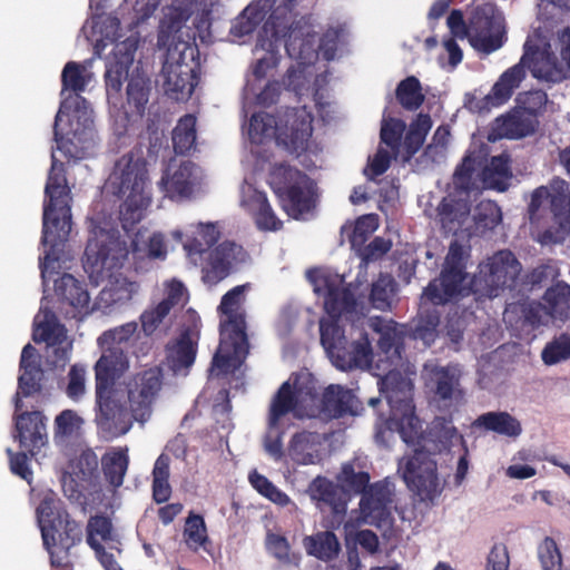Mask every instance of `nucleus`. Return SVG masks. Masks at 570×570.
Here are the masks:
<instances>
[{
    "instance_id": "nucleus-1",
    "label": "nucleus",
    "mask_w": 570,
    "mask_h": 570,
    "mask_svg": "<svg viewBox=\"0 0 570 570\" xmlns=\"http://www.w3.org/2000/svg\"><path fill=\"white\" fill-rule=\"evenodd\" d=\"M297 0H254L237 17L233 31L237 36L252 33L264 21L258 40L279 47L284 41L287 55L308 63L316 55V32L304 19H297Z\"/></svg>"
},
{
    "instance_id": "nucleus-2",
    "label": "nucleus",
    "mask_w": 570,
    "mask_h": 570,
    "mask_svg": "<svg viewBox=\"0 0 570 570\" xmlns=\"http://www.w3.org/2000/svg\"><path fill=\"white\" fill-rule=\"evenodd\" d=\"M138 324L128 322L105 331L98 343L107 348L96 362L95 394L96 423L111 438L124 435L131 426L126 406L117 399L116 382L128 367L127 355L121 345L126 344L137 332Z\"/></svg>"
},
{
    "instance_id": "nucleus-3",
    "label": "nucleus",
    "mask_w": 570,
    "mask_h": 570,
    "mask_svg": "<svg viewBox=\"0 0 570 570\" xmlns=\"http://www.w3.org/2000/svg\"><path fill=\"white\" fill-rule=\"evenodd\" d=\"M458 441L463 443V436L453 425L452 417L436 416L431 423L428 436L423 439L424 444L414 449L411 456L400 461L402 478L420 501L433 503L442 492L436 461L432 454L449 451Z\"/></svg>"
},
{
    "instance_id": "nucleus-4",
    "label": "nucleus",
    "mask_w": 570,
    "mask_h": 570,
    "mask_svg": "<svg viewBox=\"0 0 570 570\" xmlns=\"http://www.w3.org/2000/svg\"><path fill=\"white\" fill-rule=\"evenodd\" d=\"M248 284L237 285L223 295L217 307L222 315L219 323V346L213 357V367L222 373L236 368L249 353L246 333V312L243 307Z\"/></svg>"
},
{
    "instance_id": "nucleus-5",
    "label": "nucleus",
    "mask_w": 570,
    "mask_h": 570,
    "mask_svg": "<svg viewBox=\"0 0 570 570\" xmlns=\"http://www.w3.org/2000/svg\"><path fill=\"white\" fill-rule=\"evenodd\" d=\"M42 243L50 246L48 261H58L56 252L65 245L71 232V195L63 163L52 154L51 168L45 187Z\"/></svg>"
},
{
    "instance_id": "nucleus-6",
    "label": "nucleus",
    "mask_w": 570,
    "mask_h": 570,
    "mask_svg": "<svg viewBox=\"0 0 570 570\" xmlns=\"http://www.w3.org/2000/svg\"><path fill=\"white\" fill-rule=\"evenodd\" d=\"M380 390L390 405L386 426L400 433L407 444H414L421 438V421L415 414L413 384L399 371H389L380 382Z\"/></svg>"
},
{
    "instance_id": "nucleus-7",
    "label": "nucleus",
    "mask_w": 570,
    "mask_h": 570,
    "mask_svg": "<svg viewBox=\"0 0 570 570\" xmlns=\"http://www.w3.org/2000/svg\"><path fill=\"white\" fill-rule=\"evenodd\" d=\"M268 185L277 196L282 209L292 218L301 219L316 207L317 186L304 171L287 164L274 165Z\"/></svg>"
},
{
    "instance_id": "nucleus-8",
    "label": "nucleus",
    "mask_w": 570,
    "mask_h": 570,
    "mask_svg": "<svg viewBox=\"0 0 570 570\" xmlns=\"http://www.w3.org/2000/svg\"><path fill=\"white\" fill-rule=\"evenodd\" d=\"M549 200L554 226L544 230H537L535 239L541 245L562 243L570 230V193L569 184L554 178L548 186L535 188L529 204V217L532 225L538 222V214L542 204Z\"/></svg>"
},
{
    "instance_id": "nucleus-9",
    "label": "nucleus",
    "mask_w": 570,
    "mask_h": 570,
    "mask_svg": "<svg viewBox=\"0 0 570 570\" xmlns=\"http://www.w3.org/2000/svg\"><path fill=\"white\" fill-rule=\"evenodd\" d=\"M522 265L510 249H501L479 265L470 291L478 298L498 297L505 289L515 291L521 284Z\"/></svg>"
},
{
    "instance_id": "nucleus-10",
    "label": "nucleus",
    "mask_w": 570,
    "mask_h": 570,
    "mask_svg": "<svg viewBox=\"0 0 570 570\" xmlns=\"http://www.w3.org/2000/svg\"><path fill=\"white\" fill-rule=\"evenodd\" d=\"M129 250L125 240L114 233L100 230L90 238L85 249L83 269L90 282L98 286L110 281L124 266Z\"/></svg>"
},
{
    "instance_id": "nucleus-11",
    "label": "nucleus",
    "mask_w": 570,
    "mask_h": 570,
    "mask_svg": "<svg viewBox=\"0 0 570 570\" xmlns=\"http://www.w3.org/2000/svg\"><path fill=\"white\" fill-rule=\"evenodd\" d=\"M469 42L480 53L490 55L505 42L504 17L491 2L475 6L469 16Z\"/></svg>"
},
{
    "instance_id": "nucleus-12",
    "label": "nucleus",
    "mask_w": 570,
    "mask_h": 570,
    "mask_svg": "<svg viewBox=\"0 0 570 570\" xmlns=\"http://www.w3.org/2000/svg\"><path fill=\"white\" fill-rule=\"evenodd\" d=\"M164 384V372L159 366H153L137 372L126 383L128 402L134 420L146 422L153 412L155 403Z\"/></svg>"
},
{
    "instance_id": "nucleus-13",
    "label": "nucleus",
    "mask_w": 570,
    "mask_h": 570,
    "mask_svg": "<svg viewBox=\"0 0 570 570\" xmlns=\"http://www.w3.org/2000/svg\"><path fill=\"white\" fill-rule=\"evenodd\" d=\"M112 193L122 197L130 193L150 190L147 161L140 151L122 155L114 166L109 176Z\"/></svg>"
},
{
    "instance_id": "nucleus-14",
    "label": "nucleus",
    "mask_w": 570,
    "mask_h": 570,
    "mask_svg": "<svg viewBox=\"0 0 570 570\" xmlns=\"http://www.w3.org/2000/svg\"><path fill=\"white\" fill-rule=\"evenodd\" d=\"M312 124L313 115L306 107L287 109L277 127V141L288 151L301 155L308 148Z\"/></svg>"
},
{
    "instance_id": "nucleus-15",
    "label": "nucleus",
    "mask_w": 570,
    "mask_h": 570,
    "mask_svg": "<svg viewBox=\"0 0 570 570\" xmlns=\"http://www.w3.org/2000/svg\"><path fill=\"white\" fill-rule=\"evenodd\" d=\"M314 291L324 296V308L331 318L356 309V298L350 287H344L343 277L330 273H317L313 277Z\"/></svg>"
},
{
    "instance_id": "nucleus-16",
    "label": "nucleus",
    "mask_w": 570,
    "mask_h": 570,
    "mask_svg": "<svg viewBox=\"0 0 570 570\" xmlns=\"http://www.w3.org/2000/svg\"><path fill=\"white\" fill-rule=\"evenodd\" d=\"M531 59L523 55L520 61L508 68L495 81L491 91L480 99L470 101V108L478 111H489L493 107L504 105L519 88L527 77V70L531 67Z\"/></svg>"
},
{
    "instance_id": "nucleus-17",
    "label": "nucleus",
    "mask_w": 570,
    "mask_h": 570,
    "mask_svg": "<svg viewBox=\"0 0 570 570\" xmlns=\"http://www.w3.org/2000/svg\"><path fill=\"white\" fill-rule=\"evenodd\" d=\"M205 254L202 279L209 286L217 285L225 279L230 274L233 265L243 262L246 256V252L240 245L229 240L220 243Z\"/></svg>"
},
{
    "instance_id": "nucleus-18",
    "label": "nucleus",
    "mask_w": 570,
    "mask_h": 570,
    "mask_svg": "<svg viewBox=\"0 0 570 570\" xmlns=\"http://www.w3.org/2000/svg\"><path fill=\"white\" fill-rule=\"evenodd\" d=\"M67 530L47 534L43 530V546L49 553L51 570H73L75 562L71 549L82 540L80 523H67Z\"/></svg>"
},
{
    "instance_id": "nucleus-19",
    "label": "nucleus",
    "mask_w": 570,
    "mask_h": 570,
    "mask_svg": "<svg viewBox=\"0 0 570 570\" xmlns=\"http://www.w3.org/2000/svg\"><path fill=\"white\" fill-rule=\"evenodd\" d=\"M559 40L560 57L553 52H546L533 61L530 68L535 78L554 83L570 78V28L562 31Z\"/></svg>"
},
{
    "instance_id": "nucleus-20",
    "label": "nucleus",
    "mask_w": 570,
    "mask_h": 570,
    "mask_svg": "<svg viewBox=\"0 0 570 570\" xmlns=\"http://www.w3.org/2000/svg\"><path fill=\"white\" fill-rule=\"evenodd\" d=\"M461 372L455 365L436 366L432 371L433 400L443 410L456 409L464 399Z\"/></svg>"
},
{
    "instance_id": "nucleus-21",
    "label": "nucleus",
    "mask_w": 570,
    "mask_h": 570,
    "mask_svg": "<svg viewBox=\"0 0 570 570\" xmlns=\"http://www.w3.org/2000/svg\"><path fill=\"white\" fill-rule=\"evenodd\" d=\"M66 328L57 322L56 315L51 311L45 312V320L36 323L32 333V340L36 343H47L52 347L55 366H63L70 358L71 343L66 342Z\"/></svg>"
},
{
    "instance_id": "nucleus-22",
    "label": "nucleus",
    "mask_w": 570,
    "mask_h": 570,
    "mask_svg": "<svg viewBox=\"0 0 570 570\" xmlns=\"http://www.w3.org/2000/svg\"><path fill=\"white\" fill-rule=\"evenodd\" d=\"M392 492L387 484L376 482L361 498L360 509L364 522L381 528L391 521Z\"/></svg>"
},
{
    "instance_id": "nucleus-23",
    "label": "nucleus",
    "mask_w": 570,
    "mask_h": 570,
    "mask_svg": "<svg viewBox=\"0 0 570 570\" xmlns=\"http://www.w3.org/2000/svg\"><path fill=\"white\" fill-rule=\"evenodd\" d=\"M165 92L174 100L188 99L200 80V68L198 65L189 66L177 62L163 68Z\"/></svg>"
},
{
    "instance_id": "nucleus-24",
    "label": "nucleus",
    "mask_w": 570,
    "mask_h": 570,
    "mask_svg": "<svg viewBox=\"0 0 570 570\" xmlns=\"http://www.w3.org/2000/svg\"><path fill=\"white\" fill-rule=\"evenodd\" d=\"M14 421L20 446L35 455L48 442L46 415L41 411H26L16 415Z\"/></svg>"
},
{
    "instance_id": "nucleus-25",
    "label": "nucleus",
    "mask_w": 570,
    "mask_h": 570,
    "mask_svg": "<svg viewBox=\"0 0 570 570\" xmlns=\"http://www.w3.org/2000/svg\"><path fill=\"white\" fill-rule=\"evenodd\" d=\"M372 330L379 335L376 348L381 361L385 360L390 363L397 362L402 358L404 350V338L406 336V325H399L393 321H384L375 318L371 321Z\"/></svg>"
},
{
    "instance_id": "nucleus-26",
    "label": "nucleus",
    "mask_w": 570,
    "mask_h": 570,
    "mask_svg": "<svg viewBox=\"0 0 570 570\" xmlns=\"http://www.w3.org/2000/svg\"><path fill=\"white\" fill-rule=\"evenodd\" d=\"M468 274L463 268L443 266L440 277L431 281L424 288L423 295L433 305H443L452 298L463 295V282Z\"/></svg>"
},
{
    "instance_id": "nucleus-27",
    "label": "nucleus",
    "mask_w": 570,
    "mask_h": 570,
    "mask_svg": "<svg viewBox=\"0 0 570 570\" xmlns=\"http://www.w3.org/2000/svg\"><path fill=\"white\" fill-rule=\"evenodd\" d=\"M539 124L533 115L514 107L494 120L493 131L499 138L521 139L533 135Z\"/></svg>"
},
{
    "instance_id": "nucleus-28",
    "label": "nucleus",
    "mask_w": 570,
    "mask_h": 570,
    "mask_svg": "<svg viewBox=\"0 0 570 570\" xmlns=\"http://www.w3.org/2000/svg\"><path fill=\"white\" fill-rule=\"evenodd\" d=\"M197 350L198 343L193 338L190 330L183 331L174 342L166 346L168 367L175 374L187 375L195 363Z\"/></svg>"
},
{
    "instance_id": "nucleus-29",
    "label": "nucleus",
    "mask_w": 570,
    "mask_h": 570,
    "mask_svg": "<svg viewBox=\"0 0 570 570\" xmlns=\"http://www.w3.org/2000/svg\"><path fill=\"white\" fill-rule=\"evenodd\" d=\"M550 318L546 305L537 301L511 304L504 312V320L520 330H534Z\"/></svg>"
},
{
    "instance_id": "nucleus-30",
    "label": "nucleus",
    "mask_w": 570,
    "mask_h": 570,
    "mask_svg": "<svg viewBox=\"0 0 570 570\" xmlns=\"http://www.w3.org/2000/svg\"><path fill=\"white\" fill-rule=\"evenodd\" d=\"M60 500L53 495H46L37 507V520L43 538V530L47 534H56L67 530V523H78L67 510L62 509Z\"/></svg>"
},
{
    "instance_id": "nucleus-31",
    "label": "nucleus",
    "mask_w": 570,
    "mask_h": 570,
    "mask_svg": "<svg viewBox=\"0 0 570 570\" xmlns=\"http://www.w3.org/2000/svg\"><path fill=\"white\" fill-rule=\"evenodd\" d=\"M374 352L367 333L360 332L358 337L353 342L347 341V345L340 353L334 365L342 370L370 367L373 362Z\"/></svg>"
},
{
    "instance_id": "nucleus-32",
    "label": "nucleus",
    "mask_w": 570,
    "mask_h": 570,
    "mask_svg": "<svg viewBox=\"0 0 570 570\" xmlns=\"http://www.w3.org/2000/svg\"><path fill=\"white\" fill-rule=\"evenodd\" d=\"M244 205L259 230L277 232L283 228V222L276 216L265 191L252 189L244 199Z\"/></svg>"
},
{
    "instance_id": "nucleus-33",
    "label": "nucleus",
    "mask_w": 570,
    "mask_h": 570,
    "mask_svg": "<svg viewBox=\"0 0 570 570\" xmlns=\"http://www.w3.org/2000/svg\"><path fill=\"white\" fill-rule=\"evenodd\" d=\"M356 400L352 391L340 385H330L325 389L321 401V414L326 420L354 415Z\"/></svg>"
},
{
    "instance_id": "nucleus-34",
    "label": "nucleus",
    "mask_w": 570,
    "mask_h": 570,
    "mask_svg": "<svg viewBox=\"0 0 570 570\" xmlns=\"http://www.w3.org/2000/svg\"><path fill=\"white\" fill-rule=\"evenodd\" d=\"M151 94V80L139 72H132L126 88V112L142 118Z\"/></svg>"
},
{
    "instance_id": "nucleus-35",
    "label": "nucleus",
    "mask_w": 570,
    "mask_h": 570,
    "mask_svg": "<svg viewBox=\"0 0 570 570\" xmlns=\"http://www.w3.org/2000/svg\"><path fill=\"white\" fill-rule=\"evenodd\" d=\"M134 60L132 52H122L117 46L112 57L106 61L105 82L108 95H118L121 91L122 82L129 79V67Z\"/></svg>"
},
{
    "instance_id": "nucleus-36",
    "label": "nucleus",
    "mask_w": 570,
    "mask_h": 570,
    "mask_svg": "<svg viewBox=\"0 0 570 570\" xmlns=\"http://www.w3.org/2000/svg\"><path fill=\"white\" fill-rule=\"evenodd\" d=\"M198 167L190 160L181 161L171 176L163 177L165 190L170 198L189 197L197 178Z\"/></svg>"
},
{
    "instance_id": "nucleus-37",
    "label": "nucleus",
    "mask_w": 570,
    "mask_h": 570,
    "mask_svg": "<svg viewBox=\"0 0 570 570\" xmlns=\"http://www.w3.org/2000/svg\"><path fill=\"white\" fill-rule=\"evenodd\" d=\"M312 498L318 502L321 509L327 508L333 514L346 512V500L343 491L332 481L317 476L311 485Z\"/></svg>"
},
{
    "instance_id": "nucleus-38",
    "label": "nucleus",
    "mask_w": 570,
    "mask_h": 570,
    "mask_svg": "<svg viewBox=\"0 0 570 570\" xmlns=\"http://www.w3.org/2000/svg\"><path fill=\"white\" fill-rule=\"evenodd\" d=\"M55 293L79 312L89 308L90 295L86 285L71 274L65 273L55 281Z\"/></svg>"
},
{
    "instance_id": "nucleus-39",
    "label": "nucleus",
    "mask_w": 570,
    "mask_h": 570,
    "mask_svg": "<svg viewBox=\"0 0 570 570\" xmlns=\"http://www.w3.org/2000/svg\"><path fill=\"white\" fill-rule=\"evenodd\" d=\"M510 163L511 158L507 153L493 156L482 170L484 187L498 191L507 190L512 178Z\"/></svg>"
},
{
    "instance_id": "nucleus-40",
    "label": "nucleus",
    "mask_w": 570,
    "mask_h": 570,
    "mask_svg": "<svg viewBox=\"0 0 570 570\" xmlns=\"http://www.w3.org/2000/svg\"><path fill=\"white\" fill-rule=\"evenodd\" d=\"M476 428L509 438H518L522 433L520 421L505 411L487 412L479 415L474 423Z\"/></svg>"
},
{
    "instance_id": "nucleus-41",
    "label": "nucleus",
    "mask_w": 570,
    "mask_h": 570,
    "mask_svg": "<svg viewBox=\"0 0 570 570\" xmlns=\"http://www.w3.org/2000/svg\"><path fill=\"white\" fill-rule=\"evenodd\" d=\"M120 206L119 218L125 230H131L142 218L151 203L150 190L136 191L125 195Z\"/></svg>"
},
{
    "instance_id": "nucleus-42",
    "label": "nucleus",
    "mask_w": 570,
    "mask_h": 570,
    "mask_svg": "<svg viewBox=\"0 0 570 570\" xmlns=\"http://www.w3.org/2000/svg\"><path fill=\"white\" fill-rule=\"evenodd\" d=\"M320 435L315 432L302 431L292 436L288 451L298 464H314L318 459Z\"/></svg>"
},
{
    "instance_id": "nucleus-43",
    "label": "nucleus",
    "mask_w": 570,
    "mask_h": 570,
    "mask_svg": "<svg viewBox=\"0 0 570 570\" xmlns=\"http://www.w3.org/2000/svg\"><path fill=\"white\" fill-rule=\"evenodd\" d=\"M128 465L129 456L127 448L112 449L101 458L105 479L115 489L122 485Z\"/></svg>"
},
{
    "instance_id": "nucleus-44",
    "label": "nucleus",
    "mask_w": 570,
    "mask_h": 570,
    "mask_svg": "<svg viewBox=\"0 0 570 570\" xmlns=\"http://www.w3.org/2000/svg\"><path fill=\"white\" fill-rule=\"evenodd\" d=\"M197 118L193 114H186L177 121L173 130V146L177 155H188L196 149Z\"/></svg>"
},
{
    "instance_id": "nucleus-45",
    "label": "nucleus",
    "mask_w": 570,
    "mask_h": 570,
    "mask_svg": "<svg viewBox=\"0 0 570 570\" xmlns=\"http://www.w3.org/2000/svg\"><path fill=\"white\" fill-rule=\"evenodd\" d=\"M304 542L307 553L322 561L334 560L341 551L338 539L332 531L318 532L315 535L306 537Z\"/></svg>"
},
{
    "instance_id": "nucleus-46",
    "label": "nucleus",
    "mask_w": 570,
    "mask_h": 570,
    "mask_svg": "<svg viewBox=\"0 0 570 570\" xmlns=\"http://www.w3.org/2000/svg\"><path fill=\"white\" fill-rule=\"evenodd\" d=\"M297 403V396L291 384L288 382H284L271 402L268 426L271 429H277L283 416L291 412H295Z\"/></svg>"
},
{
    "instance_id": "nucleus-47",
    "label": "nucleus",
    "mask_w": 570,
    "mask_h": 570,
    "mask_svg": "<svg viewBox=\"0 0 570 570\" xmlns=\"http://www.w3.org/2000/svg\"><path fill=\"white\" fill-rule=\"evenodd\" d=\"M544 305L552 318L566 320L570 316V285L558 282L543 295Z\"/></svg>"
},
{
    "instance_id": "nucleus-48",
    "label": "nucleus",
    "mask_w": 570,
    "mask_h": 570,
    "mask_svg": "<svg viewBox=\"0 0 570 570\" xmlns=\"http://www.w3.org/2000/svg\"><path fill=\"white\" fill-rule=\"evenodd\" d=\"M115 540L114 527L110 518L96 514L87 523V543L95 552L104 551V543Z\"/></svg>"
},
{
    "instance_id": "nucleus-49",
    "label": "nucleus",
    "mask_w": 570,
    "mask_h": 570,
    "mask_svg": "<svg viewBox=\"0 0 570 570\" xmlns=\"http://www.w3.org/2000/svg\"><path fill=\"white\" fill-rule=\"evenodd\" d=\"M219 236L220 233L215 224L200 223L197 226L195 235L185 242L184 248L189 257H194L196 255L202 257L218 242Z\"/></svg>"
},
{
    "instance_id": "nucleus-50",
    "label": "nucleus",
    "mask_w": 570,
    "mask_h": 570,
    "mask_svg": "<svg viewBox=\"0 0 570 570\" xmlns=\"http://www.w3.org/2000/svg\"><path fill=\"white\" fill-rule=\"evenodd\" d=\"M338 320L331 318L320 323L321 343L331 355L333 362L336 361L340 353L347 345V338L344 335V330L338 324Z\"/></svg>"
},
{
    "instance_id": "nucleus-51",
    "label": "nucleus",
    "mask_w": 570,
    "mask_h": 570,
    "mask_svg": "<svg viewBox=\"0 0 570 570\" xmlns=\"http://www.w3.org/2000/svg\"><path fill=\"white\" fill-rule=\"evenodd\" d=\"M175 291L160 301L156 306L144 311L139 317L142 332L146 336H151L163 321L168 316L171 308L177 303Z\"/></svg>"
},
{
    "instance_id": "nucleus-52",
    "label": "nucleus",
    "mask_w": 570,
    "mask_h": 570,
    "mask_svg": "<svg viewBox=\"0 0 570 570\" xmlns=\"http://www.w3.org/2000/svg\"><path fill=\"white\" fill-rule=\"evenodd\" d=\"M440 316L436 312L421 315L410 326H406V336L422 341L425 347H430L438 337Z\"/></svg>"
},
{
    "instance_id": "nucleus-53",
    "label": "nucleus",
    "mask_w": 570,
    "mask_h": 570,
    "mask_svg": "<svg viewBox=\"0 0 570 570\" xmlns=\"http://www.w3.org/2000/svg\"><path fill=\"white\" fill-rule=\"evenodd\" d=\"M431 127L432 119L428 114H419L415 120L411 122L403 141L406 160L420 150Z\"/></svg>"
},
{
    "instance_id": "nucleus-54",
    "label": "nucleus",
    "mask_w": 570,
    "mask_h": 570,
    "mask_svg": "<svg viewBox=\"0 0 570 570\" xmlns=\"http://www.w3.org/2000/svg\"><path fill=\"white\" fill-rule=\"evenodd\" d=\"M395 97L399 104L409 111L417 110L425 99L421 82L415 76H409L399 82Z\"/></svg>"
},
{
    "instance_id": "nucleus-55",
    "label": "nucleus",
    "mask_w": 570,
    "mask_h": 570,
    "mask_svg": "<svg viewBox=\"0 0 570 570\" xmlns=\"http://www.w3.org/2000/svg\"><path fill=\"white\" fill-rule=\"evenodd\" d=\"M396 289L397 284L390 274H380L371 288L370 302L372 306L380 311L390 309Z\"/></svg>"
},
{
    "instance_id": "nucleus-56",
    "label": "nucleus",
    "mask_w": 570,
    "mask_h": 570,
    "mask_svg": "<svg viewBox=\"0 0 570 570\" xmlns=\"http://www.w3.org/2000/svg\"><path fill=\"white\" fill-rule=\"evenodd\" d=\"M83 420L73 410H63L55 419L53 440L57 445L67 443L77 435Z\"/></svg>"
},
{
    "instance_id": "nucleus-57",
    "label": "nucleus",
    "mask_w": 570,
    "mask_h": 570,
    "mask_svg": "<svg viewBox=\"0 0 570 570\" xmlns=\"http://www.w3.org/2000/svg\"><path fill=\"white\" fill-rule=\"evenodd\" d=\"M90 81L86 68L76 61H68L61 72V96L66 91L79 95L83 92Z\"/></svg>"
},
{
    "instance_id": "nucleus-58",
    "label": "nucleus",
    "mask_w": 570,
    "mask_h": 570,
    "mask_svg": "<svg viewBox=\"0 0 570 570\" xmlns=\"http://www.w3.org/2000/svg\"><path fill=\"white\" fill-rule=\"evenodd\" d=\"M97 469L98 458L91 449H87L69 461L66 473L72 478V481H89Z\"/></svg>"
},
{
    "instance_id": "nucleus-59",
    "label": "nucleus",
    "mask_w": 570,
    "mask_h": 570,
    "mask_svg": "<svg viewBox=\"0 0 570 570\" xmlns=\"http://www.w3.org/2000/svg\"><path fill=\"white\" fill-rule=\"evenodd\" d=\"M139 288L140 285L138 282L129 281L126 277L117 278L115 283H111L110 287L101 291L100 301L108 306L128 302L138 293Z\"/></svg>"
},
{
    "instance_id": "nucleus-60",
    "label": "nucleus",
    "mask_w": 570,
    "mask_h": 570,
    "mask_svg": "<svg viewBox=\"0 0 570 570\" xmlns=\"http://www.w3.org/2000/svg\"><path fill=\"white\" fill-rule=\"evenodd\" d=\"M183 537L190 550L198 551L199 548H205L209 539L204 518L199 514L190 513L186 519Z\"/></svg>"
},
{
    "instance_id": "nucleus-61",
    "label": "nucleus",
    "mask_w": 570,
    "mask_h": 570,
    "mask_svg": "<svg viewBox=\"0 0 570 570\" xmlns=\"http://www.w3.org/2000/svg\"><path fill=\"white\" fill-rule=\"evenodd\" d=\"M278 124L275 117L265 111L255 112L249 119L248 135L254 144H262L267 137L273 134L277 135Z\"/></svg>"
},
{
    "instance_id": "nucleus-62",
    "label": "nucleus",
    "mask_w": 570,
    "mask_h": 570,
    "mask_svg": "<svg viewBox=\"0 0 570 570\" xmlns=\"http://www.w3.org/2000/svg\"><path fill=\"white\" fill-rule=\"evenodd\" d=\"M256 48H261L265 53L253 65L252 72L256 80H263L271 70L278 66L281 59L279 47L272 45V42L257 39Z\"/></svg>"
},
{
    "instance_id": "nucleus-63",
    "label": "nucleus",
    "mask_w": 570,
    "mask_h": 570,
    "mask_svg": "<svg viewBox=\"0 0 570 570\" xmlns=\"http://www.w3.org/2000/svg\"><path fill=\"white\" fill-rule=\"evenodd\" d=\"M87 370L82 364H72L66 376L63 391L73 402H78L86 393Z\"/></svg>"
},
{
    "instance_id": "nucleus-64",
    "label": "nucleus",
    "mask_w": 570,
    "mask_h": 570,
    "mask_svg": "<svg viewBox=\"0 0 570 570\" xmlns=\"http://www.w3.org/2000/svg\"><path fill=\"white\" fill-rule=\"evenodd\" d=\"M342 487L354 493H364L370 484V474L365 471L356 472L352 463H345L337 476Z\"/></svg>"
}]
</instances>
